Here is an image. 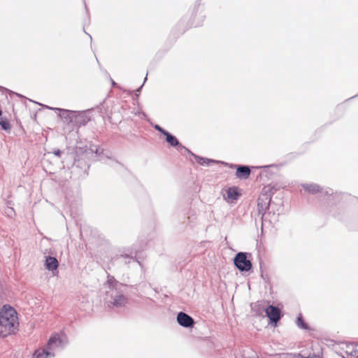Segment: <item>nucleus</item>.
<instances>
[{
	"mask_svg": "<svg viewBox=\"0 0 358 358\" xmlns=\"http://www.w3.org/2000/svg\"><path fill=\"white\" fill-rule=\"evenodd\" d=\"M107 289L105 301L109 308H120L125 306L128 303V298L125 295L126 285H124L110 275L104 284Z\"/></svg>",
	"mask_w": 358,
	"mask_h": 358,
	"instance_id": "nucleus-1",
	"label": "nucleus"
},
{
	"mask_svg": "<svg viewBox=\"0 0 358 358\" xmlns=\"http://www.w3.org/2000/svg\"><path fill=\"white\" fill-rule=\"evenodd\" d=\"M18 326L16 310L11 306H3L0 310V336L6 337L14 334Z\"/></svg>",
	"mask_w": 358,
	"mask_h": 358,
	"instance_id": "nucleus-2",
	"label": "nucleus"
},
{
	"mask_svg": "<svg viewBox=\"0 0 358 358\" xmlns=\"http://www.w3.org/2000/svg\"><path fill=\"white\" fill-rule=\"evenodd\" d=\"M66 343L65 335L55 334L49 338L45 348L34 352L33 358H52L55 356V352L62 350Z\"/></svg>",
	"mask_w": 358,
	"mask_h": 358,
	"instance_id": "nucleus-3",
	"label": "nucleus"
},
{
	"mask_svg": "<svg viewBox=\"0 0 358 358\" xmlns=\"http://www.w3.org/2000/svg\"><path fill=\"white\" fill-rule=\"evenodd\" d=\"M49 108L53 110L59 111V116L66 122H73L74 118L76 119V122L78 123L85 124L87 122V120H83V118L84 117V115L82 113H79L78 115H76V112L73 110H68L58 108Z\"/></svg>",
	"mask_w": 358,
	"mask_h": 358,
	"instance_id": "nucleus-4",
	"label": "nucleus"
},
{
	"mask_svg": "<svg viewBox=\"0 0 358 358\" xmlns=\"http://www.w3.org/2000/svg\"><path fill=\"white\" fill-rule=\"evenodd\" d=\"M234 264L241 272H248L252 269V264L250 260L247 259V253L240 252L234 259Z\"/></svg>",
	"mask_w": 358,
	"mask_h": 358,
	"instance_id": "nucleus-5",
	"label": "nucleus"
},
{
	"mask_svg": "<svg viewBox=\"0 0 358 358\" xmlns=\"http://www.w3.org/2000/svg\"><path fill=\"white\" fill-rule=\"evenodd\" d=\"M266 316L271 321L276 323L280 319V310L275 306H268L265 310Z\"/></svg>",
	"mask_w": 358,
	"mask_h": 358,
	"instance_id": "nucleus-6",
	"label": "nucleus"
},
{
	"mask_svg": "<svg viewBox=\"0 0 358 358\" xmlns=\"http://www.w3.org/2000/svg\"><path fill=\"white\" fill-rule=\"evenodd\" d=\"M177 321L178 324L183 327H192L194 323L192 317L183 312H180L178 314Z\"/></svg>",
	"mask_w": 358,
	"mask_h": 358,
	"instance_id": "nucleus-7",
	"label": "nucleus"
},
{
	"mask_svg": "<svg viewBox=\"0 0 358 358\" xmlns=\"http://www.w3.org/2000/svg\"><path fill=\"white\" fill-rule=\"evenodd\" d=\"M341 349L343 350V353L341 352L340 355L345 357V355L347 356L358 357L357 345L352 343H345L343 345Z\"/></svg>",
	"mask_w": 358,
	"mask_h": 358,
	"instance_id": "nucleus-8",
	"label": "nucleus"
},
{
	"mask_svg": "<svg viewBox=\"0 0 358 358\" xmlns=\"http://www.w3.org/2000/svg\"><path fill=\"white\" fill-rule=\"evenodd\" d=\"M250 174V169L247 166H238L236 169V176L238 178L247 179Z\"/></svg>",
	"mask_w": 358,
	"mask_h": 358,
	"instance_id": "nucleus-9",
	"label": "nucleus"
},
{
	"mask_svg": "<svg viewBox=\"0 0 358 358\" xmlns=\"http://www.w3.org/2000/svg\"><path fill=\"white\" fill-rule=\"evenodd\" d=\"M58 261L55 257H48L45 259V267L48 270L53 271L58 267Z\"/></svg>",
	"mask_w": 358,
	"mask_h": 358,
	"instance_id": "nucleus-10",
	"label": "nucleus"
},
{
	"mask_svg": "<svg viewBox=\"0 0 358 358\" xmlns=\"http://www.w3.org/2000/svg\"><path fill=\"white\" fill-rule=\"evenodd\" d=\"M302 187L305 190L312 194H315L320 191V186L316 184H303Z\"/></svg>",
	"mask_w": 358,
	"mask_h": 358,
	"instance_id": "nucleus-11",
	"label": "nucleus"
},
{
	"mask_svg": "<svg viewBox=\"0 0 358 358\" xmlns=\"http://www.w3.org/2000/svg\"><path fill=\"white\" fill-rule=\"evenodd\" d=\"M164 136H166V142L169 143L171 146L176 147L177 145H179V141L178 139L169 132H166Z\"/></svg>",
	"mask_w": 358,
	"mask_h": 358,
	"instance_id": "nucleus-12",
	"label": "nucleus"
},
{
	"mask_svg": "<svg viewBox=\"0 0 358 358\" xmlns=\"http://www.w3.org/2000/svg\"><path fill=\"white\" fill-rule=\"evenodd\" d=\"M227 197L228 199L231 200H236L238 199V192L236 189V188H229L227 192Z\"/></svg>",
	"mask_w": 358,
	"mask_h": 358,
	"instance_id": "nucleus-13",
	"label": "nucleus"
},
{
	"mask_svg": "<svg viewBox=\"0 0 358 358\" xmlns=\"http://www.w3.org/2000/svg\"><path fill=\"white\" fill-rule=\"evenodd\" d=\"M196 162L201 165H207L209 166L211 163H215V162L213 159H210L208 158H203L198 156H194Z\"/></svg>",
	"mask_w": 358,
	"mask_h": 358,
	"instance_id": "nucleus-14",
	"label": "nucleus"
},
{
	"mask_svg": "<svg viewBox=\"0 0 358 358\" xmlns=\"http://www.w3.org/2000/svg\"><path fill=\"white\" fill-rule=\"evenodd\" d=\"M0 126L1 128L7 131H10V124L9 123L8 120L6 117H1L0 118Z\"/></svg>",
	"mask_w": 358,
	"mask_h": 358,
	"instance_id": "nucleus-15",
	"label": "nucleus"
},
{
	"mask_svg": "<svg viewBox=\"0 0 358 358\" xmlns=\"http://www.w3.org/2000/svg\"><path fill=\"white\" fill-rule=\"evenodd\" d=\"M296 324L299 328L303 329H306L308 328L307 324L305 323L301 315L297 318Z\"/></svg>",
	"mask_w": 358,
	"mask_h": 358,
	"instance_id": "nucleus-16",
	"label": "nucleus"
},
{
	"mask_svg": "<svg viewBox=\"0 0 358 358\" xmlns=\"http://www.w3.org/2000/svg\"><path fill=\"white\" fill-rule=\"evenodd\" d=\"M293 353H278L275 355V358H292Z\"/></svg>",
	"mask_w": 358,
	"mask_h": 358,
	"instance_id": "nucleus-17",
	"label": "nucleus"
},
{
	"mask_svg": "<svg viewBox=\"0 0 358 358\" xmlns=\"http://www.w3.org/2000/svg\"><path fill=\"white\" fill-rule=\"evenodd\" d=\"M264 205L260 203L259 201L258 202V210L259 211V213H261L264 209H266L268 208V203H264Z\"/></svg>",
	"mask_w": 358,
	"mask_h": 358,
	"instance_id": "nucleus-18",
	"label": "nucleus"
},
{
	"mask_svg": "<svg viewBox=\"0 0 358 358\" xmlns=\"http://www.w3.org/2000/svg\"><path fill=\"white\" fill-rule=\"evenodd\" d=\"M155 129L159 131H160L162 134L165 135L166 132H167L166 130L163 129L158 124H156L155 127Z\"/></svg>",
	"mask_w": 358,
	"mask_h": 358,
	"instance_id": "nucleus-19",
	"label": "nucleus"
},
{
	"mask_svg": "<svg viewBox=\"0 0 358 358\" xmlns=\"http://www.w3.org/2000/svg\"><path fill=\"white\" fill-rule=\"evenodd\" d=\"M177 147H178V151H182V150H185V151L187 152H189V150H187L185 146H183L182 144H180L179 143V145H177Z\"/></svg>",
	"mask_w": 358,
	"mask_h": 358,
	"instance_id": "nucleus-20",
	"label": "nucleus"
},
{
	"mask_svg": "<svg viewBox=\"0 0 358 358\" xmlns=\"http://www.w3.org/2000/svg\"><path fill=\"white\" fill-rule=\"evenodd\" d=\"M292 358H307V357H304L301 355L300 353H293Z\"/></svg>",
	"mask_w": 358,
	"mask_h": 358,
	"instance_id": "nucleus-21",
	"label": "nucleus"
},
{
	"mask_svg": "<svg viewBox=\"0 0 358 358\" xmlns=\"http://www.w3.org/2000/svg\"><path fill=\"white\" fill-rule=\"evenodd\" d=\"M307 358H322V357L318 355H313L308 356Z\"/></svg>",
	"mask_w": 358,
	"mask_h": 358,
	"instance_id": "nucleus-22",
	"label": "nucleus"
},
{
	"mask_svg": "<svg viewBox=\"0 0 358 358\" xmlns=\"http://www.w3.org/2000/svg\"><path fill=\"white\" fill-rule=\"evenodd\" d=\"M53 154H54L55 156H58V157H59V156H60V155H61V151H60L59 150H54Z\"/></svg>",
	"mask_w": 358,
	"mask_h": 358,
	"instance_id": "nucleus-23",
	"label": "nucleus"
},
{
	"mask_svg": "<svg viewBox=\"0 0 358 358\" xmlns=\"http://www.w3.org/2000/svg\"><path fill=\"white\" fill-rule=\"evenodd\" d=\"M120 257H123V258H126V259H129V260L132 259H133V257L132 256H129V255H122L120 256Z\"/></svg>",
	"mask_w": 358,
	"mask_h": 358,
	"instance_id": "nucleus-24",
	"label": "nucleus"
},
{
	"mask_svg": "<svg viewBox=\"0 0 358 358\" xmlns=\"http://www.w3.org/2000/svg\"><path fill=\"white\" fill-rule=\"evenodd\" d=\"M357 350H358V344H357Z\"/></svg>",
	"mask_w": 358,
	"mask_h": 358,
	"instance_id": "nucleus-25",
	"label": "nucleus"
}]
</instances>
